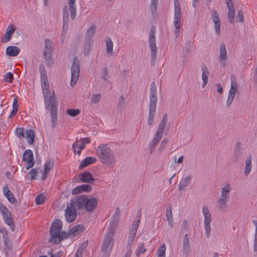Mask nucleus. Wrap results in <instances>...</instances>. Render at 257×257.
Segmentation results:
<instances>
[{"label": "nucleus", "mask_w": 257, "mask_h": 257, "mask_svg": "<svg viewBox=\"0 0 257 257\" xmlns=\"http://www.w3.org/2000/svg\"><path fill=\"white\" fill-rule=\"evenodd\" d=\"M96 152L102 164L111 168L115 166L116 159L114 154L107 144H100L98 147Z\"/></svg>", "instance_id": "1"}, {"label": "nucleus", "mask_w": 257, "mask_h": 257, "mask_svg": "<svg viewBox=\"0 0 257 257\" xmlns=\"http://www.w3.org/2000/svg\"><path fill=\"white\" fill-rule=\"evenodd\" d=\"M157 99V86L155 82L153 81L151 85L149 98V114L148 116V124L149 125H152L154 122Z\"/></svg>", "instance_id": "2"}, {"label": "nucleus", "mask_w": 257, "mask_h": 257, "mask_svg": "<svg viewBox=\"0 0 257 257\" xmlns=\"http://www.w3.org/2000/svg\"><path fill=\"white\" fill-rule=\"evenodd\" d=\"M76 202L78 209H85L88 212H91L96 208L98 199L89 198L86 195H79L76 197Z\"/></svg>", "instance_id": "3"}, {"label": "nucleus", "mask_w": 257, "mask_h": 257, "mask_svg": "<svg viewBox=\"0 0 257 257\" xmlns=\"http://www.w3.org/2000/svg\"><path fill=\"white\" fill-rule=\"evenodd\" d=\"M114 234V231L113 229L110 228L103 240L101 250L105 254L103 255H105V257L109 256L113 246L114 242L113 238Z\"/></svg>", "instance_id": "4"}, {"label": "nucleus", "mask_w": 257, "mask_h": 257, "mask_svg": "<svg viewBox=\"0 0 257 257\" xmlns=\"http://www.w3.org/2000/svg\"><path fill=\"white\" fill-rule=\"evenodd\" d=\"M62 228V223L60 220L56 219L53 222L49 231L51 235L49 242L57 244L62 240V237L59 240H57V237H60V232L61 231Z\"/></svg>", "instance_id": "5"}, {"label": "nucleus", "mask_w": 257, "mask_h": 257, "mask_svg": "<svg viewBox=\"0 0 257 257\" xmlns=\"http://www.w3.org/2000/svg\"><path fill=\"white\" fill-rule=\"evenodd\" d=\"M41 80L43 90V94L44 96L45 107L46 109H49L50 107V101H49V100L50 101V99H51V97H54V100H56L55 94L54 93H53L51 95H50L49 97H47L48 94L50 93L49 84L47 76L45 75L41 76Z\"/></svg>", "instance_id": "6"}, {"label": "nucleus", "mask_w": 257, "mask_h": 257, "mask_svg": "<svg viewBox=\"0 0 257 257\" xmlns=\"http://www.w3.org/2000/svg\"><path fill=\"white\" fill-rule=\"evenodd\" d=\"M174 25L175 28V34L176 37H178L181 28L180 21L181 19V7L179 0H174Z\"/></svg>", "instance_id": "7"}, {"label": "nucleus", "mask_w": 257, "mask_h": 257, "mask_svg": "<svg viewBox=\"0 0 257 257\" xmlns=\"http://www.w3.org/2000/svg\"><path fill=\"white\" fill-rule=\"evenodd\" d=\"M80 73V62L77 57H74L71 66V79L70 85L73 87L78 79Z\"/></svg>", "instance_id": "8"}, {"label": "nucleus", "mask_w": 257, "mask_h": 257, "mask_svg": "<svg viewBox=\"0 0 257 257\" xmlns=\"http://www.w3.org/2000/svg\"><path fill=\"white\" fill-rule=\"evenodd\" d=\"M203 213L204 217V224L205 230V234L207 238H209L211 234V226L210 222L211 221V216L208 208L206 205H203L202 207Z\"/></svg>", "instance_id": "9"}, {"label": "nucleus", "mask_w": 257, "mask_h": 257, "mask_svg": "<svg viewBox=\"0 0 257 257\" xmlns=\"http://www.w3.org/2000/svg\"><path fill=\"white\" fill-rule=\"evenodd\" d=\"M156 28L155 26H153L149 34V47L151 51V58L153 60L156 59L157 49L156 45Z\"/></svg>", "instance_id": "10"}, {"label": "nucleus", "mask_w": 257, "mask_h": 257, "mask_svg": "<svg viewBox=\"0 0 257 257\" xmlns=\"http://www.w3.org/2000/svg\"><path fill=\"white\" fill-rule=\"evenodd\" d=\"M76 204V201L71 200L70 203L67 205L65 216L66 220L68 222H73L76 219L77 216L76 211L75 209Z\"/></svg>", "instance_id": "11"}, {"label": "nucleus", "mask_w": 257, "mask_h": 257, "mask_svg": "<svg viewBox=\"0 0 257 257\" xmlns=\"http://www.w3.org/2000/svg\"><path fill=\"white\" fill-rule=\"evenodd\" d=\"M52 43L49 39H45L44 49L43 51V58L47 62V65L51 66L53 62L51 58Z\"/></svg>", "instance_id": "12"}, {"label": "nucleus", "mask_w": 257, "mask_h": 257, "mask_svg": "<svg viewBox=\"0 0 257 257\" xmlns=\"http://www.w3.org/2000/svg\"><path fill=\"white\" fill-rule=\"evenodd\" d=\"M50 101V100H49ZM50 106H51L50 115L51 118V124L53 128H55L57 123V102L54 100V97H51Z\"/></svg>", "instance_id": "13"}, {"label": "nucleus", "mask_w": 257, "mask_h": 257, "mask_svg": "<svg viewBox=\"0 0 257 257\" xmlns=\"http://www.w3.org/2000/svg\"><path fill=\"white\" fill-rule=\"evenodd\" d=\"M237 90V85L236 81H233L231 79V83L230 89L229 91L226 103V106L227 107H230L231 103L233 102L234 98L235 97V94Z\"/></svg>", "instance_id": "14"}, {"label": "nucleus", "mask_w": 257, "mask_h": 257, "mask_svg": "<svg viewBox=\"0 0 257 257\" xmlns=\"http://www.w3.org/2000/svg\"><path fill=\"white\" fill-rule=\"evenodd\" d=\"M228 58L226 46L224 43L221 44L219 49L218 61L221 67H224L226 65V61Z\"/></svg>", "instance_id": "15"}, {"label": "nucleus", "mask_w": 257, "mask_h": 257, "mask_svg": "<svg viewBox=\"0 0 257 257\" xmlns=\"http://www.w3.org/2000/svg\"><path fill=\"white\" fill-rule=\"evenodd\" d=\"M34 156L32 150H27L23 154V160L27 163L26 169L28 170L34 165Z\"/></svg>", "instance_id": "16"}, {"label": "nucleus", "mask_w": 257, "mask_h": 257, "mask_svg": "<svg viewBox=\"0 0 257 257\" xmlns=\"http://www.w3.org/2000/svg\"><path fill=\"white\" fill-rule=\"evenodd\" d=\"M226 6L228 10V20L230 24H232L234 22V18L235 15V11L234 5L232 0H226Z\"/></svg>", "instance_id": "17"}, {"label": "nucleus", "mask_w": 257, "mask_h": 257, "mask_svg": "<svg viewBox=\"0 0 257 257\" xmlns=\"http://www.w3.org/2000/svg\"><path fill=\"white\" fill-rule=\"evenodd\" d=\"M211 19L214 24L215 33L219 35L220 32V21L216 10L211 11Z\"/></svg>", "instance_id": "18"}, {"label": "nucleus", "mask_w": 257, "mask_h": 257, "mask_svg": "<svg viewBox=\"0 0 257 257\" xmlns=\"http://www.w3.org/2000/svg\"><path fill=\"white\" fill-rule=\"evenodd\" d=\"M16 28L13 25H9L6 29L5 35L3 37L2 41L4 43H7L12 39Z\"/></svg>", "instance_id": "19"}, {"label": "nucleus", "mask_w": 257, "mask_h": 257, "mask_svg": "<svg viewBox=\"0 0 257 257\" xmlns=\"http://www.w3.org/2000/svg\"><path fill=\"white\" fill-rule=\"evenodd\" d=\"M92 187L90 185L83 184L74 188L72 191V193L73 195H76L83 191L88 192L90 191Z\"/></svg>", "instance_id": "20"}, {"label": "nucleus", "mask_w": 257, "mask_h": 257, "mask_svg": "<svg viewBox=\"0 0 257 257\" xmlns=\"http://www.w3.org/2000/svg\"><path fill=\"white\" fill-rule=\"evenodd\" d=\"M191 182L192 177L191 176L182 178L178 184V190L182 191L185 190L187 186L191 184Z\"/></svg>", "instance_id": "21"}, {"label": "nucleus", "mask_w": 257, "mask_h": 257, "mask_svg": "<svg viewBox=\"0 0 257 257\" xmlns=\"http://www.w3.org/2000/svg\"><path fill=\"white\" fill-rule=\"evenodd\" d=\"M182 251L185 257L188 255L190 252V242L187 234H185L184 236Z\"/></svg>", "instance_id": "22"}, {"label": "nucleus", "mask_w": 257, "mask_h": 257, "mask_svg": "<svg viewBox=\"0 0 257 257\" xmlns=\"http://www.w3.org/2000/svg\"><path fill=\"white\" fill-rule=\"evenodd\" d=\"M79 178L82 182L92 183L94 179L91 174L88 172H84L80 173L79 175Z\"/></svg>", "instance_id": "23"}, {"label": "nucleus", "mask_w": 257, "mask_h": 257, "mask_svg": "<svg viewBox=\"0 0 257 257\" xmlns=\"http://www.w3.org/2000/svg\"><path fill=\"white\" fill-rule=\"evenodd\" d=\"M97 159L95 157H87L85 159H83L80 163L79 166V169L82 170L87 166L95 163Z\"/></svg>", "instance_id": "24"}, {"label": "nucleus", "mask_w": 257, "mask_h": 257, "mask_svg": "<svg viewBox=\"0 0 257 257\" xmlns=\"http://www.w3.org/2000/svg\"><path fill=\"white\" fill-rule=\"evenodd\" d=\"M84 230V226L81 224H78L69 231V234L72 237L76 236L82 233Z\"/></svg>", "instance_id": "25"}, {"label": "nucleus", "mask_w": 257, "mask_h": 257, "mask_svg": "<svg viewBox=\"0 0 257 257\" xmlns=\"http://www.w3.org/2000/svg\"><path fill=\"white\" fill-rule=\"evenodd\" d=\"M76 0H69L68 5L70 12L71 19L74 20L76 15V7L75 5Z\"/></svg>", "instance_id": "26"}, {"label": "nucleus", "mask_w": 257, "mask_h": 257, "mask_svg": "<svg viewBox=\"0 0 257 257\" xmlns=\"http://www.w3.org/2000/svg\"><path fill=\"white\" fill-rule=\"evenodd\" d=\"M228 199L229 198L220 196L217 202L218 208L223 211L226 210L227 208V202Z\"/></svg>", "instance_id": "27"}, {"label": "nucleus", "mask_w": 257, "mask_h": 257, "mask_svg": "<svg viewBox=\"0 0 257 257\" xmlns=\"http://www.w3.org/2000/svg\"><path fill=\"white\" fill-rule=\"evenodd\" d=\"M20 52V49L16 46H9L6 49V54L10 56H16Z\"/></svg>", "instance_id": "28"}, {"label": "nucleus", "mask_w": 257, "mask_h": 257, "mask_svg": "<svg viewBox=\"0 0 257 257\" xmlns=\"http://www.w3.org/2000/svg\"><path fill=\"white\" fill-rule=\"evenodd\" d=\"M3 192H4L5 196L7 197L8 200L11 203H13L16 201V199L14 197V194L9 189V188L7 185L5 187L3 188Z\"/></svg>", "instance_id": "29"}, {"label": "nucleus", "mask_w": 257, "mask_h": 257, "mask_svg": "<svg viewBox=\"0 0 257 257\" xmlns=\"http://www.w3.org/2000/svg\"><path fill=\"white\" fill-rule=\"evenodd\" d=\"M162 136L157 134H155L154 139L151 142L150 144V150L152 153L153 151L154 150L157 144L160 141Z\"/></svg>", "instance_id": "30"}, {"label": "nucleus", "mask_w": 257, "mask_h": 257, "mask_svg": "<svg viewBox=\"0 0 257 257\" xmlns=\"http://www.w3.org/2000/svg\"><path fill=\"white\" fill-rule=\"evenodd\" d=\"M172 210V205L171 204H169L166 210V217L168 221L169 225L171 227H172L173 226V218Z\"/></svg>", "instance_id": "31"}, {"label": "nucleus", "mask_w": 257, "mask_h": 257, "mask_svg": "<svg viewBox=\"0 0 257 257\" xmlns=\"http://www.w3.org/2000/svg\"><path fill=\"white\" fill-rule=\"evenodd\" d=\"M231 190V187L229 184H226L221 188V197L229 198V192Z\"/></svg>", "instance_id": "32"}, {"label": "nucleus", "mask_w": 257, "mask_h": 257, "mask_svg": "<svg viewBox=\"0 0 257 257\" xmlns=\"http://www.w3.org/2000/svg\"><path fill=\"white\" fill-rule=\"evenodd\" d=\"M158 2V0H151L150 5V10L154 17L157 15Z\"/></svg>", "instance_id": "33"}, {"label": "nucleus", "mask_w": 257, "mask_h": 257, "mask_svg": "<svg viewBox=\"0 0 257 257\" xmlns=\"http://www.w3.org/2000/svg\"><path fill=\"white\" fill-rule=\"evenodd\" d=\"M76 142L72 145V149L74 150L75 154L80 155L82 150L84 149L83 145H78V140L77 139H76Z\"/></svg>", "instance_id": "34"}, {"label": "nucleus", "mask_w": 257, "mask_h": 257, "mask_svg": "<svg viewBox=\"0 0 257 257\" xmlns=\"http://www.w3.org/2000/svg\"><path fill=\"white\" fill-rule=\"evenodd\" d=\"M136 235V233L132 232H130V234L128 238V241L126 245V248H127L128 251H132L131 245L135 240Z\"/></svg>", "instance_id": "35"}, {"label": "nucleus", "mask_w": 257, "mask_h": 257, "mask_svg": "<svg viewBox=\"0 0 257 257\" xmlns=\"http://www.w3.org/2000/svg\"><path fill=\"white\" fill-rule=\"evenodd\" d=\"M26 137L29 144H33L34 141L35 135L32 130L29 129L26 131Z\"/></svg>", "instance_id": "36"}, {"label": "nucleus", "mask_w": 257, "mask_h": 257, "mask_svg": "<svg viewBox=\"0 0 257 257\" xmlns=\"http://www.w3.org/2000/svg\"><path fill=\"white\" fill-rule=\"evenodd\" d=\"M202 71V78L203 81H208V77L209 74V70L206 65L203 64L201 65Z\"/></svg>", "instance_id": "37"}, {"label": "nucleus", "mask_w": 257, "mask_h": 257, "mask_svg": "<svg viewBox=\"0 0 257 257\" xmlns=\"http://www.w3.org/2000/svg\"><path fill=\"white\" fill-rule=\"evenodd\" d=\"M106 43V51L108 54L112 53L113 50V42L110 38L108 37L105 40Z\"/></svg>", "instance_id": "38"}, {"label": "nucleus", "mask_w": 257, "mask_h": 257, "mask_svg": "<svg viewBox=\"0 0 257 257\" xmlns=\"http://www.w3.org/2000/svg\"><path fill=\"white\" fill-rule=\"evenodd\" d=\"M246 165L244 170V175L246 176H247L250 172L251 170L252 166H251V158H248L246 160Z\"/></svg>", "instance_id": "39"}, {"label": "nucleus", "mask_w": 257, "mask_h": 257, "mask_svg": "<svg viewBox=\"0 0 257 257\" xmlns=\"http://www.w3.org/2000/svg\"><path fill=\"white\" fill-rule=\"evenodd\" d=\"M54 167V162L52 160H49L46 161L44 164V169L45 172L47 171L49 173V172Z\"/></svg>", "instance_id": "40"}, {"label": "nucleus", "mask_w": 257, "mask_h": 257, "mask_svg": "<svg viewBox=\"0 0 257 257\" xmlns=\"http://www.w3.org/2000/svg\"><path fill=\"white\" fill-rule=\"evenodd\" d=\"M5 223L10 227L12 231H14L15 229V223L11 217L4 219Z\"/></svg>", "instance_id": "41"}, {"label": "nucleus", "mask_w": 257, "mask_h": 257, "mask_svg": "<svg viewBox=\"0 0 257 257\" xmlns=\"http://www.w3.org/2000/svg\"><path fill=\"white\" fill-rule=\"evenodd\" d=\"M146 250V249L145 248V245L143 243H140L138 245V249L136 251V255L138 257L140 256V254L144 253Z\"/></svg>", "instance_id": "42"}, {"label": "nucleus", "mask_w": 257, "mask_h": 257, "mask_svg": "<svg viewBox=\"0 0 257 257\" xmlns=\"http://www.w3.org/2000/svg\"><path fill=\"white\" fill-rule=\"evenodd\" d=\"M166 249V248L165 244L160 246L157 251L158 257H165Z\"/></svg>", "instance_id": "43"}, {"label": "nucleus", "mask_w": 257, "mask_h": 257, "mask_svg": "<svg viewBox=\"0 0 257 257\" xmlns=\"http://www.w3.org/2000/svg\"><path fill=\"white\" fill-rule=\"evenodd\" d=\"M166 124L161 122L159 125V126L157 130L156 134L163 136V134L165 128Z\"/></svg>", "instance_id": "44"}, {"label": "nucleus", "mask_w": 257, "mask_h": 257, "mask_svg": "<svg viewBox=\"0 0 257 257\" xmlns=\"http://www.w3.org/2000/svg\"><path fill=\"white\" fill-rule=\"evenodd\" d=\"M140 219L135 220L134 221L132 224V229L131 230L130 232L137 233L138 228L140 224Z\"/></svg>", "instance_id": "45"}, {"label": "nucleus", "mask_w": 257, "mask_h": 257, "mask_svg": "<svg viewBox=\"0 0 257 257\" xmlns=\"http://www.w3.org/2000/svg\"><path fill=\"white\" fill-rule=\"evenodd\" d=\"M45 196L43 194H39L35 198V201L37 204H42L44 202Z\"/></svg>", "instance_id": "46"}, {"label": "nucleus", "mask_w": 257, "mask_h": 257, "mask_svg": "<svg viewBox=\"0 0 257 257\" xmlns=\"http://www.w3.org/2000/svg\"><path fill=\"white\" fill-rule=\"evenodd\" d=\"M101 98V95L100 94H95L92 96L91 103L96 104L99 102Z\"/></svg>", "instance_id": "47"}, {"label": "nucleus", "mask_w": 257, "mask_h": 257, "mask_svg": "<svg viewBox=\"0 0 257 257\" xmlns=\"http://www.w3.org/2000/svg\"><path fill=\"white\" fill-rule=\"evenodd\" d=\"M168 142V140L167 138H164L163 140L162 141L161 145L158 150V151L159 152H162L164 151L165 148L166 147V145Z\"/></svg>", "instance_id": "48"}, {"label": "nucleus", "mask_w": 257, "mask_h": 257, "mask_svg": "<svg viewBox=\"0 0 257 257\" xmlns=\"http://www.w3.org/2000/svg\"><path fill=\"white\" fill-rule=\"evenodd\" d=\"M63 21L67 23V21H69V12L67 6L63 7Z\"/></svg>", "instance_id": "49"}, {"label": "nucleus", "mask_w": 257, "mask_h": 257, "mask_svg": "<svg viewBox=\"0 0 257 257\" xmlns=\"http://www.w3.org/2000/svg\"><path fill=\"white\" fill-rule=\"evenodd\" d=\"M66 113L72 116H75L80 113V110L79 109H68L67 110Z\"/></svg>", "instance_id": "50"}, {"label": "nucleus", "mask_w": 257, "mask_h": 257, "mask_svg": "<svg viewBox=\"0 0 257 257\" xmlns=\"http://www.w3.org/2000/svg\"><path fill=\"white\" fill-rule=\"evenodd\" d=\"M125 98L123 96H120L118 98V107L119 108H124L125 107Z\"/></svg>", "instance_id": "51"}, {"label": "nucleus", "mask_w": 257, "mask_h": 257, "mask_svg": "<svg viewBox=\"0 0 257 257\" xmlns=\"http://www.w3.org/2000/svg\"><path fill=\"white\" fill-rule=\"evenodd\" d=\"M241 153L239 149H236L233 152V158L234 161H237L241 157Z\"/></svg>", "instance_id": "52"}, {"label": "nucleus", "mask_w": 257, "mask_h": 257, "mask_svg": "<svg viewBox=\"0 0 257 257\" xmlns=\"http://www.w3.org/2000/svg\"><path fill=\"white\" fill-rule=\"evenodd\" d=\"M16 134L17 137L20 138L25 137L24 128L23 127H17L16 130Z\"/></svg>", "instance_id": "53"}, {"label": "nucleus", "mask_w": 257, "mask_h": 257, "mask_svg": "<svg viewBox=\"0 0 257 257\" xmlns=\"http://www.w3.org/2000/svg\"><path fill=\"white\" fill-rule=\"evenodd\" d=\"M38 173V171L36 169H33L30 172V180H33L36 179V176Z\"/></svg>", "instance_id": "54"}, {"label": "nucleus", "mask_w": 257, "mask_h": 257, "mask_svg": "<svg viewBox=\"0 0 257 257\" xmlns=\"http://www.w3.org/2000/svg\"><path fill=\"white\" fill-rule=\"evenodd\" d=\"M96 31V28L95 26H91L88 30H87V36L89 37H91L92 35L94 34Z\"/></svg>", "instance_id": "55"}, {"label": "nucleus", "mask_w": 257, "mask_h": 257, "mask_svg": "<svg viewBox=\"0 0 257 257\" xmlns=\"http://www.w3.org/2000/svg\"><path fill=\"white\" fill-rule=\"evenodd\" d=\"M5 79L6 81L11 83L13 81V80L14 79V75L11 72H8L6 73Z\"/></svg>", "instance_id": "56"}, {"label": "nucleus", "mask_w": 257, "mask_h": 257, "mask_svg": "<svg viewBox=\"0 0 257 257\" xmlns=\"http://www.w3.org/2000/svg\"><path fill=\"white\" fill-rule=\"evenodd\" d=\"M0 233H2L3 235V238L4 240V242L5 245H6L7 244V240H8V237H7V231L6 230L5 228H0Z\"/></svg>", "instance_id": "57"}, {"label": "nucleus", "mask_w": 257, "mask_h": 257, "mask_svg": "<svg viewBox=\"0 0 257 257\" xmlns=\"http://www.w3.org/2000/svg\"><path fill=\"white\" fill-rule=\"evenodd\" d=\"M236 21L237 22H242L243 21V13L241 10L238 11Z\"/></svg>", "instance_id": "58"}, {"label": "nucleus", "mask_w": 257, "mask_h": 257, "mask_svg": "<svg viewBox=\"0 0 257 257\" xmlns=\"http://www.w3.org/2000/svg\"><path fill=\"white\" fill-rule=\"evenodd\" d=\"M80 141H82V143L80 145H83L84 149L85 148V145L88 144L90 143V139L89 138L86 137L85 138H81Z\"/></svg>", "instance_id": "59"}, {"label": "nucleus", "mask_w": 257, "mask_h": 257, "mask_svg": "<svg viewBox=\"0 0 257 257\" xmlns=\"http://www.w3.org/2000/svg\"><path fill=\"white\" fill-rule=\"evenodd\" d=\"M69 236H70V234H69V232L66 233L65 232H60V237H57V240H59L60 239L61 237H62V240L63 239V238H67Z\"/></svg>", "instance_id": "60"}, {"label": "nucleus", "mask_w": 257, "mask_h": 257, "mask_svg": "<svg viewBox=\"0 0 257 257\" xmlns=\"http://www.w3.org/2000/svg\"><path fill=\"white\" fill-rule=\"evenodd\" d=\"M108 69L107 68H104L103 70L102 79L104 80L107 81L109 76L108 74Z\"/></svg>", "instance_id": "61"}, {"label": "nucleus", "mask_w": 257, "mask_h": 257, "mask_svg": "<svg viewBox=\"0 0 257 257\" xmlns=\"http://www.w3.org/2000/svg\"><path fill=\"white\" fill-rule=\"evenodd\" d=\"M39 70L41 76L47 75L46 72L45 70L44 66L43 64L40 65Z\"/></svg>", "instance_id": "62"}, {"label": "nucleus", "mask_w": 257, "mask_h": 257, "mask_svg": "<svg viewBox=\"0 0 257 257\" xmlns=\"http://www.w3.org/2000/svg\"><path fill=\"white\" fill-rule=\"evenodd\" d=\"M18 109L19 106H13V109L11 112L9 117H11L15 116L17 114L18 111Z\"/></svg>", "instance_id": "63"}, {"label": "nucleus", "mask_w": 257, "mask_h": 257, "mask_svg": "<svg viewBox=\"0 0 257 257\" xmlns=\"http://www.w3.org/2000/svg\"><path fill=\"white\" fill-rule=\"evenodd\" d=\"M85 246H86L85 244L84 243H83L81 244V246H80L78 248L77 252H78L79 256H80V252L81 253V254H82V252H83L85 248Z\"/></svg>", "instance_id": "64"}]
</instances>
